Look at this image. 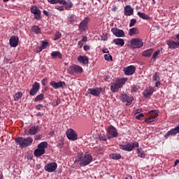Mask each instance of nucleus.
Here are the masks:
<instances>
[{"instance_id":"b1692460","label":"nucleus","mask_w":179,"mask_h":179,"mask_svg":"<svg viewBox=\"0 0 179 179\" xmlns=\"http://www.w3.org/2000/svg\"><path fill=\"white\" fill-rule=\"evenodd\" d=\"M124 15L125 16H132L134 15V8L129 5H127L124 7Z\"/></svg>"},{"instance_id":"473e14b6","label":"nucleus","mask_w":179,"mask_h":179,"mask_svg":"<svg viewBox=\"0 0 179 179\" xmlns=\"http://www.w3.org/2000/svg\"><path fill=\"white\" fill-rule=\"evenodd\" d=\"M52 58H62V54H61L59 51H53L51 53Z\"/></svg>"},{"instance_id":"2eb2a0df","label":"nucleus","mask_w":179,"mask_h":179,"mask_svg":"<svg viewBox=\"0 0 179 179\" xmlns=\"http://www.w3.org/2000/svg\"><path fill=\"white\" fill-rule=\"evenodd\" d=\"M50 86L53 87V89H59L62 87V89H64L65 86H66V84L64 81H59V82H55V81H51L50 82Z\"/></svg>"},{"instance_id":"a19ab883","label":"nucleus","mask_w":179,"mask_h":179,"mask_svg":"<svg viewBox=\"0 0 179 179\" xmlns=\"http://www.w3.org/2000/svg\"><path fill=\"white\" fill-rule=\"evenodd\" d=\"M43 99H44V94H40L36 96L35 101H40V100H43Z\"/></svg>"},{"instance_id":"f8f14e48","label":"nucleus","mask_w":179,"mask_h":179,"mask_svg":"<svg viewBox=\"0 0 179 179\" xmlns=\"http://www.w3.org/2000/svg\"><path fill=\"white\" fill-rule=\"evenodd\" d=\"M31 13L34 15V19L36 20H40L41 19V11L36 6H32L31 7Z\"/></svg>"},{"instance_id":"f3484780","label":"nucleus","mask_w":179,"mask_h":179,"mask_svg":"<svg viewBox=\"0 0 179 179\" xmlns=\"http://www.w3.org/2000/svg\"><path fill=\"white\" fill-rule=\"evenodd\" d=\"M40 90V83L36 82L32 85V88L31 89L29 92L30 96H36L37 94V92Z\"/></svg>"},{"instance_id":"a18cd8bd","label":"nucleus","mask_w":179,"mask_h":179,"mask_svg":"<svg viewBox=\"0 0 179 179\" xmlns=\"http://www.w3.org/2000/svg\"><path fill=\"white\" fill-rule=\"evenodd\" d=\"M159 54H160V50H157L154 52L152 55V59H154V61L157 58V55H159Z\"/></svg>"},{"instance_id":"c03bdc74","label":"nucleus","mask_w":179,"mask_h":179,"mask_svg":"<svg viewBox=\"0 0 179 179\" xmlns=\"http://www.w3.org/2000/svg\"><path fill=\"white\" fill-rule=\"evenodd\" d=\"M99 138V141H102L103 142H106V141H107V138L104 134H100Z\"/></svg>"},{"instance_id":"9d476101","label":"nucleus","mask_w":179,"mask_h":179,"mask_svg":"<svg viewBox=\"0 0 179 179\" xmlns=\"http://www.w3.org/2000/svg\"><path fill=\"white\" fill-rule=\"evenodd\" d=\"M66 135L69 141H78V134L73 129H67Z\"/></svg>"},{"instance_id":"6e6d98bb","label":"nucleus","mask_w":179,"mask_h":179,"mask_svg":"<svg viewBox=\"0 0 179 179\" xmlns=\"http://www.w3.org/2000/svg\"><path fill=\"white\" fill-rule=\"evenodd\" d=\"M64 6H56V9L58 10H64Z\"/></svg>"},{"instance_id":"e2e57ef3","label":"nucleus","mask_w":179,"mask_h":179,"mask_svg":"<svg viewBox=\"0 0 179 179\" xmlns=\"http://www.w3.org/2000/svg\"><path fill=\"white\" fill-rule=\"evenodd\" d=\"M160 85H161L160 80L157 81V82L155 83V86H156V87H159V86H160Z\"/></svg>"},{"instance_id":"bb28decb","label":"nucleus","mask_w":179,"mask_h":179,"mask_svg":"<svg viewBox=\"0 0 179 179\" xmlns=\"http://www.w3.org/2000/svg\"><path fill=\"white\" fill-rule=\"evenodd\" d=\"M113 43L115 44V45H118L119 47H124L125 41H124V39L116 38L113 41L112 44Z\"/></svg>"},{"instance_id":"c85d7f7f","label":"nucleus","mask_w":179,"mask_h":179,"mask_svg":"<svg viewBox=\"0 0 179 179\" xmlns=\"http://www.w3.org/2000/svg\"><path fill=\"white\" fill-rule=\"evenodd\" d=\"M137 15L138 16H139V17L143 19V20H150V17H149V15H148L145 13L138 12Z\"/></svg>"},{"instance_id":"a878e982","label":"nucleus","mask_w":179,"mask_h":179,"mask_svg":"<svg viewBox=\"0 0 179 179\" xmlns=\"http://www.w3.org/2000/svg\"><path fill=\"white\" fill-rule=\"evenodd\" d=\"M155 88H153L152 87H149L148 88L145 90L143 95L145 96V97H150V96L153 94Z\"/></svg>"},{"instance_id":"e433bc0d","label":"nucleus","mask_w":179,"mask_h":179,"mask_svg":"<svg viewBox=\"0 0 179 179\" xmlns=\"http://www.w3.org/2000/svg\"><path fill=\"white\" fill-rule=\"evenodd\" d=\"M152 80L154 82H157L160 80V76H159V73L156 72L153 74Z\"/></svg>"},{"instance_id":"ea45409f","label":"nucleus","mask_w":179,"mask_h":179,"mask_svg":"<svg viewBox=\"0 0 179 179\" xmlns=\"http://www.w3.org/2000/svg\"><path fill=\"white\" fill-rule=\"evenodd\" d=\"M62 36V34H61V32L57 31L55 33V38H54V41H57V40H59V38H61V36Z\"/></svg>"},{"instance_id":"5fc2aeb1","label":"nucleus","mask_w":179,"mask_h":179,"mask_svg":"<svg viewBox=\"0 0 179 179\" xmlns=\"http://www.w3.org/2000/svg\"><path fill=\"white\" fill-rule=\"evenodd\" d=\"M102 52H103V54H108L110 52V50H108L107 48H102Z\"/></svg>"},{"instance_id":"4468645a","label":"nucleus","mask_w":179,"mask_h":179,"mask_svg":"<svg viewBox=\"0 0 179 179\" xmlns=\"http://www.w3.org/2000/svg\"><path fill=\"white\" fill-rule=\"evenodd\" d=\"M101 88H90L87 90V94H92V96H94L95 97H99L101 94Z\"/></svg>"},{"instance_id":"5701e85b","label":"nucleus","mask_w":179,"mask_h":179,"mask_svg":"<svg viewBox=\"0 0 179 179\" xmlns=\"http://www.w3.org/2000/svg\"><path fill=\"white\" fill-rule=\"evenodd\" d=\"M135 71H136V68L134 67V66H129L124 69V72L125 75H128V76L134 75V73H135Z\"/></svg>"},{"instance_id":"4c0bfd02","label":"nucleus","mask_w":179,"mask_h":179,"mask_svg":"<svg viewBox=\"0 0 179 179\" xmlns=\"http://www.w3.org/2000/svg\"><path fill=\"white\" fill-rule=\"evenodd\" d=\"M68 22L70 24H75V15H70L68 18Z\"/></svg>"},{"instance_id":"de8ad7c7","label":"nucleus","mask_w":179,"mask_h":179,"mask_svg":"<svg viewBox=\"0 0 179 179\" xmlns=\"http://www.w3.org/2000/svg\"><path fill=\"white\" fill-rule=\"evenodd\" d=\"M45 106H43V104H38L36 106V110H41L43 108H45Z\"/></svg>"},{"instance_id":"9b49d317","label":"nucleus","mask_w":179,"mask_h":179,"mask_svg":"<svg viewBox=\"0 0 179 179\" xmlns=\"http://www.w3.org/2000/svg\"><path fill=\"white\" fill-rule=\"evenodd\" d=\"M120 100H122L123 103H127L126 106H131V103L134 101V97L129 96L125 93H122L120 94Z\"/></svg>"},{"instance_id":"412c9836","label":"nucleus","mask_w":179,"mask_h":179,"mask_svg":"<svg viewBox=\"0 0 179 179\" xmlns=\"http://www.w3.org/2000/svg\"><path fill=\"white\" fill-rule=\"evenodd\" d=\"M166 44L170 50H176V48H179V44L177 41L169 40L166 41Z\"/></svg>"},{"instance_id":"aec40b11","label":"nucleus","mask_w":179,"mask_h":179,"mask_svg":"<svg viewBox=\"0 0 179 179\" xmlns=\"http://www.w3.org/2000/svg\"><path fill=\"white\" fill-rule=\"evenodd\" d=\"M10 46L15 48L19 44V38L16 36H12L9 40Z\"/></svg>"},{"instance_id":"58836bf2","label":"nucleus","mask_w":179,"mask_h":179,"mask_svg":"<svg viewBox=\"0 0 179 179\" xmlns=\"http://www.w3.org/2000/svg\"><path fill=\"white\" fill-rule=\"evenodd\" d=\"M104 59L108 62H113V56H111L110 54L104 55Z\"/></svg>"},{"instance_id":"774afa93","label":"nucleus","mask_w":179,"mask_h":179,"mask_svg":"<svg viewBox=\"0 0 179 179\" xmlns=\"http://www.w3.org/2000/svg\"><path fill=\"white\" fill-rule=\"evenodd\" d=\"M179 164V159H176L175 162V166Z\"/></svg>"},{"instance_id":"dca6fc26","label":"nucleus","mask_w":179,"mask_h":179,"mask_svg":"<svg viewBox=\"0 0 179 179\" xmlns=\"http://www.w3.org/2000/svg\"><path fill=\"white\" fill-rule=\"evenodd\" d=\"M89 20H90V18L87 17L80 23V25H79L80 30H81L82 31H87V23H89Z\"/></svg>"},{"instance_id":"37998d69","label":"nucleus","mask_w":179,"mask_h":179,"mask_svg":"<svg viewBox=\"0 0 179 179\" xmlns=\"http://www.w3.org/2000/svg\"><path fill=\"white\" fill-rule=\"evenodd\" d=\"M136 24V19L133 18L130 20L129 27H134Z\"/></svg>"},{"instance_id":"4be33fe9","label":"nucleus","mask_w":179,"mask_h":179,"mask_svg":"<svg viewBox=\"0 0 179 179\" xmlns=\"http://www.w3.org/2000/svg\"><path fill=\"white\" fill-rule=\"evenodd\" d=\"M78 62L80 64H83V65H87L89 64V57L86 55H80L77 58Z\"/></svg>"},{"instance_id":"ddd939ff","label":"nucleus","mask_w":179,"mask_h":179,"mask_svg":"<svg viewBox=\"0 0 179 179\" xmlns=\"http://www.w3.org/2000/svg\"><path fill=\"white\" fill-rule=\"evenodd\" d=\"M57 165L55 162L48 163L45 166V171L48 173H54L57 170Z\"/></svg>"},{"instance_id":"20e7f679","label":"nucleus","mask_w":179,"mask_h":179,"mask_svg":"<svg viewBox=\"0 0 179 179\" xmlns=\"http://www.w3.org/2000/svg\"><path fill=\"white\" fill-rule=\"evenodd\" d=\"M37 148L34 150V156L36 157H40V156H43L45 153V149L48 148V143L47 142H41L38 145Z\"/></svg>"},{"instance_id":"6ab92c4d","label":"nucleus","mask_w":179,"mask_h":179,"mask_svg":"<svg viewBox=\"0 0 179 179\" xmlns=\"http://www.w3.org/2000/svg\"><path fill=\"white\" fill-rule=\"evenodd\" d=\"M178 134H179V126H178V127H175L174 129H172L170 131H169L164 135V138H166V139H167V138H169V136H173L174 135H177Z\"/></svg>"},{"instance_id":"052dcab7","label":"nucleus","mask_w":179,"mask_h":179,"mask_svg":"<svg viewBox=\"0 0 179 179\" xmlns=\"http://www.w3.org/2000/svg\"><path fill=\"white\" fill-rule=\"evenodd\" d=\"M81 41L83 43H86V41H87V36L83 37L82 39H81Z\"/></svg>"},{"instance_id":"393cba45","label":"nucleus","mask_w":179,"mask_h":179,"mask_svg":"<svg viewBox=\"0 0 179 179\" xmlns=\"http://www.w3.org/2000/svg\"><path fill=\"white\" fill-rule=\"evenodd\" d=\"M38 131H40V127L38 126H32L29 129V135H36L38 134Z\"/></svg>"},{"instance_id":"bf43d9fd","label":"nucleus","mask_w":179,"mask_h":179,"mask_svg":"<svg viewBox=\"0 0 179 179\" xmlns=\"http://www.w3.org/2000/svg\"><path fill=\"white\" fill-rule=\"evenodd\" d=\"M41 83L43 86H45V84L47 83V78H43L41 81Z\"/></svg>"},{"instance_id":"864d4df0","label":"nucleus","mask_w":179,"mask_h":179,"mask_svg":"<svg viewBox=\"0 0 179 179\" xmlns=\"http://www.w3.org/2000/svg\"><path fill=\"white\" fill-rule=\"evenodd\" d=\"M36 52H41V51H43V48L41 46H37L36 48Z\"/></svg>"},{"instance_id":"f257e3e1","label":"nucleus","mask_w":179,"mask_h":179,"mask_svg":"<svg viewBox=\"0 0 179 179\" xmlns=\"http://www.w3.org/2000/svg\"><path fill=\"white\" fill-rule=\"evenodd\" d=\"M128 78H122L120 79L116 80L115 82L110 83V90L113 93H115L118 90L121 89L124 85H125Z\"/></svg>"},{"instance_id":"cd10ccee","label":"nucleus","mask_w":179,"mask_h":179,"mask_svg":"<svg viewBox=\"0 0 179 179\" xmlns=\"http://www.w3.org/2000/svg\"><path fill=\"white\" fill-rule=\"evenodd\" d=\"M152 53L153 49L146 50L143 52V57H145V58H150V57H152Z\"/></svg>"},{"instance_id":"79ce46f5","label":"nucleus","mask_w":179,"mask_h":179,"mask_svg":"<svg viewBox=\"0 0 179 179\" xmlns=\"http://www.w3.org/2000/svg\"><path fill=\"white\" fill-rule=\"evenodd\" d=\"M138 90H139V86L138 85H133L131 86V92L134 93H136V92H138Z\"/></svg>"},{"instance_id":"0e129e2a","label":"nucleus","mask_w":179,"mask_h":179,"mask_svg":"<svg viewBox=\"0 0 179 179\" xmlns=\"http://www.w3.org/2000/svg\"><path fill=\"white\" fill-rule=\"evenodd\" d=\"M43 15H45V16H48V15H49L48 11L44 10H43Z\"/></svg>"},{"instance_id":"49530a36","label":"nucleus","mask_w":179,"mask_h":179,"mask_svg":"<svg viewBox=\"0 0 179 179\" xmlns=\"http://www.w3.org/2000/svg\"><path fill=\"white\" fill-rule=\"evenodd\" d=\"M41 47L43 50H45V48L48 47V42L43 41Z\"/></svg>"},{"instance_id":"4d7b16f0","label":"nucleus","mask_w":179,"mask_h":179,"mask_svg":"<svg viewBox=\"0 0 179 179\" xmlns=\"http://www.w3.org/2000/svg\"><path fill=\"white\" fill-rule=\"evenodd\" d=\"M84 51H89V50H90V46L87 45H85L83 47Z\"/></svg>"},{"instance_id":"6e6552de","label":"nucleus","mask_w":179,"mask_h":179,"mask_svg":"<svg viewBox=\"0 0 179 179\" xmlns=\"http://www.w3.org/2000/svg\"><path fill=\"white\" fill-rule=\"evenodd\" d=\"M107 133L109 135L108 139H111V138H117L118 136V131L117 129L113 125H110L107 128Z\"/></svg>"},{"instance_id":"7c9ffc66","label":"nucleus","mask_w":179,"mask_h":179,"mask_svg":"<svg viewBox=\"0 0 179 179\" xmlns=\"http://www.w3.org/2000/svg\"><path fill=\"white\" fill-rule=\"evenodd\" d=\"M135 34H139V29L136 27L130 29L129 36H135Z\"/></svg>"},{"instance_id":"69168bd1","label":"nucleus","mask_w":179,"mask_h":179,"mask_svg":"<svg viewBox=\"0 0 179 179\" xmlns=\"http://www.w3.org/2000/svg\"><path fill=\"white\" fill-rule=\"evenodd\" d=\"M176 38H177L176 42H177L178 44L179 45V34H178L176 36Z\"/></svg>"},{"instance_id":"2f4dec72","label":"nucleus","mask_w":179,"mask_h":179,"mask_svg":"<svg viewBox=\"0 0 179 179\" xmlns=\"http://www.w3.org/2000/svg\"><path fill=\"white\" fill-rule=\"evenodd\" d=\"M63 5L66 10H71V8L73 6V3H72V1L66 2V1H65V3Z\"/></svg>"},{"instance_id":"603ef678","label":"nucleus","mask_w":179,"mask_h":179,"mask_svg":"<svg viewBox=\"0 0 179 179\" xmlns=\"http://www.w3.org/2000/svg\"><path fill=\"white\" fill-rule=\"evenodd\" d=\"M56 3H59V5H64L65 3V0H56Z\"/></svg>"},{"instance_id":"c9c22d12","label":"nucleus","mask_w":179,"mask_h":179,"mask_svg":"<svg viewBox=\"0 0 179 179\" xmlns=\"http://www.w3.org/2000/svg\"><path fill=\"white\" fill-rule=\"evenodd\" d=\"M31 31L35 33V34H39V33L41 31V29L38 27V26H34L31 28Z\"/></svg>"},{"instance_id":"09e8293b","label":"nucleus","mask_w":179,"mask_h":179,"mask_svg":"<svg viewBox=\"0 0 179 179\" xmlns=\"http://www.w3.org/2000/svg\"><path fill=\"white\" fill-rule=\"evenodd\" d=\"M57 146L61 149V148H63L64 146V141L62 140H59L58 142H57Z\"/></svg>"},{"instance_id":"8fccbe9b","label":"nucleus","mask_w":179,"mask_h":179,"mask_svg":"<svg viewBox=\"0 0 179 179\" xmlns=\"http://www.w3.org/2000/svg\"><path fill=\"white\" fill-rule=\"evenodd\" d=\"M61 103V100L59 99H56L54 101V102L52 103V105L55 106H59Z\"/></svg>"},{"instance_id":"72a5a7b5","label":"nucleus","mask_w":179,"mask_h":179,"mask_svg":"<svg viewBox=\"0 0 179 179\" xmlns=\"http://www.w3.org/2000/svg\"><path fill=\"white\" fill-rule=\"evenodd\" d=\"M137 155L138 157L141 158H143L145 157V156H146V155H145V152L143 151V150H142V148L137 149Z\"/></svg>"},{"instance_id":"423d86ee","label":"nucleus","mask_w":179,"mask_h":179,"mask_svg":"<svg viewBox=\"0 0 179 179\" xmlns=\"http://www.w3.org/2000/svg\"><path fill=\"white\" fill-rule=\"evenodd\" d=\"M68 73L73 75V73H82L83 72V68L79 65L73 64L67 69Z\"/></svg>"},{"instance_id":"3c124183","label":"nucleus","mask_w":179,"mask_h":179,"mask_svg":"<svg viewBox=\"0 0 179 179\" xmlns=\"http://www.w3.org/2000/svg\"><path fill=\"white\" fill-rule=\"evenodd\" d=\"M144 115L143 113H140L136 116V120H141V118H143Z\"/></svg>"},{"instance_id":"0eeeda50","label":"nucleus","mask_w":179,"mask_h":179,"mask_svg":"<svg viewBox=\"0 0 179 179\" xmlns=\"http://www.w3.org/2000/svg\"><path fill=\"white\" fill-rule=\"evenodd\" d=\"M131 48H142L143 47V41L139 38H133L130 42Z\"/></svg>"},{"instance_id":"a211bd4d","label":"nucleus","mask_w":179,"mask_h":179,"mask_svg":"<svg viewBox=\"0 0 179 179\" xmlns=\"http://www.w3.org/2000/svg\"><path fill=\"white\" fill-rule=\"evenodd\" d=\"M111 31L114 36L116 37H124L125 34L122 29H120L118 28H112Z\"/></svg>"},{"instance_id":"13d9d810","label":"nucleus","mask_w":179,"mask_h":179,"mask_svg":"<svg viewBox=\"0 0 179 179\" xmlns=\"http://www.w3.org/2000/svg\"><path fill=\"white\" fill-rule=\"evenodd\" d=\"M78 45L79 48H82L83 47V42L81 41H78Z\"/></svg>"},{"instance_id":"c756f323","label":"nucleus","mask_w":179,"mask_h":179,"mask_svg":"<svg viewBox=\"0 0 179 179\" xmlns=\"http://www.w3.org/2000/svg\"><path fill=\"white\" fill-rule=\"evenodd\" d=\"M23 97V93L18 92L13 95L14 101H19Z\"/></svg>"},{"instance_id":"1a4fd4ad","label":"nucleus","mask_w":179,"mask_h":179,"mask_svg":"<svg viewBox=\"0 0 179 179\" xmlns=\"http://www.w3.org/2000/svg\"><path fill=\"white\" fill-rule=\"evenodd\" d=\"M157 117H159V113H157V110H151L150 111V117L145 118V122H146V124H150V122H155Z\"/></svg>"},{"instance_id":"338daca9","label":"nucleus","mask_w":179,"mask_h":179,"mask_svg":"<svg viewBox=\"0 0 179 179\" xmlns=\"http://www.w3.org/2000/svg\"><path fill=\"white\" fill-rule=\"evenodd\" d=\"M124 179H132V176L128 175Z\"/></svg>"},{"instance_id":"f704fd0d","label":"nucleus","mask_w":179,"mask_h":179,"mask_svg":"<svg viewBox=\"0 0 179 179\" xmlns=\"http://www.w3.org/2000/svg\"><path fill=\"white\" fill-rule=\"evenodd\" d=\"M110 157H111L113 160H119V159H121V155L118 153H113L110 155Z\"/></svg>"},{"instance_id":"f03ea898","label":"nucleus","mask_w":179,"mask_h":179,"mask_svg":"<svg viewBox=\"0 0 179 179\" xmlns=\"http://www.w3.org/2000/svg\"><path fill=\"white\" fill-rule=\"evenodd\" d=\"M93 160V157L89 153L85 154L83 156V154H78V162H80V165L81 166H88V164H90L92 163V161Z\"/></svg>"},{"instance_id":"7ed1b4c3","label":"nucleus","mask_w":179,"mask_h":179,"mask_svg":"<svg viewBox=\"0 0 179 179\" xmlns=\"http://www.w3.org/2000/svg\"><path fill=\"white\" fill-rule=\"evenodd\" d=\"M15 142L19 145L20 148H27L33 143V138L31 137L23 138L18 137L15 138Z\"/></svg>"},{"instance_id":"39448f33","label":"nucleus","mask_w":179,"mask_h":179,"mask_svg":"<svg viewBox=\"0 0 179 179\" xmlns=\"http://www.w3.org/2000/svg\"><path fill=\"white\" fill-rule=\"evenodd\" d=\"M135 148H139V143L135 141L132 143H128L127 144L120 145V149L125 152H132Z\"/></svg>"},{"instance_id":"680f3d73","label":"nucleus","mask_w":179,"mask_h":179,"mask_svg":"<svg viewBox=\"0 0 179 179\" xmlns=\"http://www.w3.org/2000/svg\"><path fill=\"white\" fill-rule=\"evenodd\" d=\"M50 3H52V5H55L57 3V0H48Z\"/></svg>"}]
</instances>
